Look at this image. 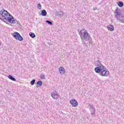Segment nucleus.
I'll use <instances>...</instances> for the list:
<instances>
[{
  "label": "nucleus",
  "instance_id": "1",
  "mask_svg": "<svg viewBox=\"0 0 124 124\" xmlns=\"http://www.w3.org/2000/svg\"><path fill=\"white\" fill-rule=\"evenodd\" d=\"M80 36L83 45H90L93 43V39L87 30L82 29L80 30Z\"/></svg>",
  "mask_w": 124,
  "mask_h": 124
},
{
  "label": "nucleus",
  "instance_id": "2",
  "mask_svg": "<svg viewBox=\"0 0 124 124\" xmlns=\"http://www.w3.org/2000/svg\"><path fill=\"white\" fill-rule=\"evenodd\" d=\"M96 66L94 71L96 73H99L101 76L107 77L109 76V71L106 69V67L104 66L101 63V62L98 61L96 63Z\"/></svg>",
  "mask_w": 124,
  "mask_h": 124
},
{
  "label": "nucleus",
  "instance_id": "3",
  "mask_svg": "<svg viewBox=\"0 0 124 124\" xmlns=\"http://www.w3.org/2000/svg\"><path fill=\"white\" fill-rule=\"evenodd\" d=\"M0 16L1 18L5 19V20L11 23V24H15V23H16L14 17H13L7 11L4 9L0 11Z\"/></svg>",
  "mask_w": 124,
  "mask_h": 124
},
{
  "label": "nucleus",
  "instance_id": "4",
  "mask_svg": "<svg viewBox=\"0 0 124 124\" xmlns=\"http://www.w3.org/2000/svg\"><path fill=\"white\" fill-rule=\"evenodd\" d=\"M115 17L116 18L117 21L124 23V19H122V18H123V16H121V12H120L118 9L115 11Z\"/></svg>",
  "mask_w": 124,
  "mask_h": 124
},
{
  "label": "nucleus",
  "instance_id": "5",
  "mask_svg": "<svg viewBox=\"0 0 124 124\" xmlns=\"http://www.w3.org/2000/svg\"><path fill=\"white\" fill-rule=\"evenodd\" d=\"M13 36L15 38V39H16V40H19V41H22L24 40V38L21 35H20V33H18V32H15L13 34Z\"/></svg>",
  "mask_w": 124,
  "mask_h": 124
},
{
  "label": "nucleus",
  "instance_id": "6",
  "mask_svg": "<svg viewBox=\"0 0 124 124\" xmlns=\"http://www.w3.org/2000/svg\"><path fill=\"white\" fill-rule=\"evenodd\" d=\"M89 106L91 115H95V108L93 105H90Z\"/></svg>",
  "mask_w": 124,
  "mask_h": 124
},
{
  "label": "nucleus",
  "instance_id": "7",
  "mask_svg": "<svg viewBox=\"0 0 124 124\" xmlns=\"http://www.w3.org/2000/svg\"><path fill=\"white\" fill-rule=\"evenodd\" d=\"M70 103L73 107H77L78 106V102L74 99L71 100Z\"/></svg>",
  "mask_w": 124,
  "mask_h": 124
},
{
  "label": "nucleus",
  "instance_id": "8",
  "mask_svg": "<svg viewBox=\"0 0 124 124\" xmlns=\"http://www.w3.org/2000/svg\"><path fill=\"white\" fill-rule=\"evenodd\" d=\"M51 96L53 99H58V93L56 91H54L51 93Z\"/></svg>",
  "mask_w": 124,
  "mask_h": 124
},
{
  "label": "nucleus",
  "instance_id": "9",
  "mask_svg": "<svg viewBox=\"0 0 124 124\" xmlns=\"http://www.w3.org/2000/svg\"><path fill=\"white\" fill-rule=\"evenodd\" d=\"M59 71L62 74V75H63V74H64L65 73V70H64V68L62 67H60V68H59Z\"/></svg>",
  "mask_w": 124,
  "mask_h": 124
},
{
  "label": "nucleus",
  "instance_id": "10",
  "mask_svg": "<svg viewBox=\"0 0 124 124\" xmlns=\"http://www.w3.org/2000/svg\"><path fill=\"white\" fill-rule=\"evenodd\" d=\"M108 31H113L114 30H115V28H114V26L112 25H109L107 27Z\"/></svg>",
  "mask_w": 124,
  "mask_h": 124
},
{
  "label": "nucleus",
  "instance_id": "11",
  "mask_svg": "<svg viewBox=\"0 0 124 124\" xmlns=\"http://www.w3.org/2000/svg\"><path fill=\"white\" fill-rule=\"evenodd\" d=\"M8 78H9V79H10V80H12V81H16V78H13V77L11 75H9L8 77Z\"/></svg>",
  "mask_w": 124,
  "mask_h": 124
},
{
  "label": "nucleus",
  "instance_id": "12",
  "mask_svg": "<svg viewBox=\"0 0 124 124\" xmlns=\"http://www.w3.org/2000/svg\"><path fill=\"white\" fill-rule=\"evenodd\" d=\"M41 86H42V81H38L37 82L36 87H37V88H38L39 87H41Z\"/></svg>",
  "mask_w": 124,
  "mask_h": 124
},
{
  "label": "nucleus",
  "instance_id": "13",
  "mask_svg": "<svg viewBox=\"0 0 124 124\" xmlns=\"http://www.w3.org/2000/svg\"><path fill=\"white\" fill-rule=\"evenodd\" d=\"M41 15H42V16H46L47 15V12H46V10H43L42 11Z\"/></svg>",
  "mask_w": 124,
  "mask_h": 124
},
{
  "label": "nucleus",
  "instance_id": "14",
  "mask_svg": "<svg viewBox=\"0 0 124 124\" xmlns=\"http://www.w3.org/2000/svg\"><path fill=\"white\" fill-rule=\"evenodd\" d=\"M29 35L31 38H34V37H35V34L34 33L30 32Z\"/></svg>",
  "mask_w": 124,
  "mask_h": 124
},
{
  "label": "nucleus",
  "instance_id": "15",
  "mask_svg": "<svg viewBox=\"0 0 124 124\" xmlns=\"http://www.w3.org/2000/svg\"><path fill=\"white\" fill-rule=\"evenodd\" d=\"M118 4L120 7H123V6H124V3L122 1L118 2Z\"/></svg>",
  "mask_w": 124,
  "mask_h": 124
},
{
  "label": "nucleus",
  "instance_id": "16",
  "mask_svg": "<svg viewBox=\"0 0 124 124\" xmlns=\"http://www.w3.org/2000/svg\"><path fill=\"white\" fill-rule=\"evenodd\" d=\"M46 22L47 23V24H48V25H50L51 26H52V25H53V22H52L49 20H46Z\"/></svg>",
  "mask_w": 124,
  "mask_h": 124
},
{
  "label": "nucleus",
  "instance_id": "17",
  "mask_svg": "<svg viewBox=\"0 0 124 124\" xmlns=\"http://www.w3.org/2000/svg\"><path fill=\"white\" fill-rule=\"evenodd\" d=\"M34 83H35V79H33L31 81V84L32 86H33V85H34Z\"/></svg>",
  "mask_w": 124,
  "mask_h": 124
},
{
  "label": "nucleus",
  "instance_id": "18",
  "mask_svg": "<svg viewBox=\"0 0 124 124\" xmlns=\"http://www.w3.org/2000/svg\"><path fill=\"white\" fill-rule=\"evenodd\" d=\"M41 6H42L41 4H40V3L38 4V5H37L38 9H39V10L41 9Z\"/></svg>",
  "mask_w": 124,
  "mask_h": 124
},
{
  "label": "nucleus",
  "instance_id": "19",
  "mask_svg": "<svg viewBox=\"0 0 124 124\" xmlns=\"http://www.w3.org/2000/svg\"><path fill=\"white\" fill-rule=\"evenodd\" d=\"M41 79H45V76L44 75H41L40 76Z\"/></svg>",
  "mask_w": 124,
  "mask_h": 124
},
{
  "label": "nucleus",
  "instance_id": "20",
  "mask_svg": "<svg viewBox=\"0 0 124 124\" xmlns=\"http://www.w3.org/2000/svg\"><path fill=\"white\" fill-rule=\"evenodd\" d=\"M0 19H1V20H2V18H1V16H0Z\"/></svg>",
  "mask_w": 124,
  "mask_h": 124
}]
</instances>
